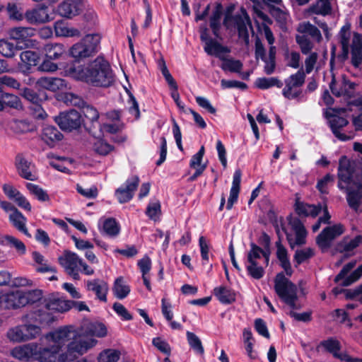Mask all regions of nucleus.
<instances>
[{
	"mask_svg": "<svg viewBox=\"0 0 362 362\" xmlns=\"http://www.w3.org/2000/svg\"><path fill=\"white\" fill-rule=\"evenodd\" d=\"M66 75L89 86L108 88L115 82V74L107 60L98 56L86 66L73 63L64 70Z\"/></svg>",
	"mask_w": 362,
	"mask_h": 362,
	"instance_id": "f257e3e1",
	"label": "nucleus"
},
{
	"mask_svg": "<svg viewBox=\"0 0 362 362\" xmlns=\"http://www.w3.org/2000/svg\"><path fill=\"white\" fill-rule=\"evenodd\" d=\"M274 290L280 299L292 309H299L296 305L298 288L296 284L286 278L283 272L278 273L274 279Z\"/></svg>",
	"mask_w": 362,
	"mask_h": 362,
	"instance_id": "f03ea898",
	"label": "nucleus"
},
{
	"mask_svg": "<svg viewBox=\"0 0 362 362\" xmlns=\"http://www.w3.org/2000/svg\"><path fill=\"white\" fill-rule=\"evenodd\" d=\"M96 344V340L86 338L81 333L77 332L76 337L68 344L67 350L60 354V362L73 361L78 356L84 354L88 349Z\"/></svg>",
	"mask_w": 362,
	"mask_h": 362,
	"instance_id": "7ed1b4c3",
	"label": "nucleus"
},
{
	"mask_svg": "<svg viewBox=\"0 0 362 362\" xmlns=\"http://www.w3.org/2000/svg\"><path fill=\"white\" fill-rule=\"evenodd\" d=\"M232 10V7L228 8L223 24L227 29L230 28L232 26L235 27L238 30L239 38L243 39L245 44H248L250 36L247 25L251 26L250 16L245 8H241L242 15L236 14L233 16L231 14Z\"/></svg>",
	"mask_w": 362,
	"mask_h": 362,
	"instance_id": "20e7f679",
	"label": "nucleus"
},
{
	"mask_svg": "<svg viewBox=\"0 0 362 362\" xmlns=\"http://www.w3.org/2000/svg\"><path fill=\"white\" fill-rule=\"evenodd\" d=\"M100 39L99 34L86 35L79 42L74 44L71 47V55L76 59L93 55L98 52L100 48Z\"/></svg>",
	"mask_w": 362,
	"mask_h": 362,
	"instance_id": "39448f33",
	"label": "nucleus"
},
{
	"mask_svg": "<svg viewBox=\"0 0 362 362\" xmlns=\"http://www.w3.org/2000/svg\"><path fill=\"white\" fill-rule=\"evenodd\" d=\"M305 80V73L303 69L298 70L296 74L291 75L285 79V87L282 90V95L288 100L298 99L302 95L301 87Z\"/></svg>",
	"mask_w": 362,
	"mask_h": 362,
	"instance_id": "423d86ee",
	"label": "nucleus"
},
{
	"mask_svg": "<svg viewBox=\"0 0 362 362\" xmlns=\"http://www.w3.org/2000/svg\"><path fill=\"white\" fill-rule=\"evenodd\" d=\"M250 250L247 253L246 269L248 275L255 279H260L264 275V269L259 266L257 259H260L263 249L254 243H250Z\"/></svg>",
	"mask_w": 362,
	"mask_h": 362,
	"instance_id": "0eeeda50",
	"label": "nucleus"
},
{
	"mask_svg": "<svg viewBox=\"0 0 362 362\" xmlns=\"http://www.w3.org/2000/svg\"><path fill=\"white\" fill-rule=\"evenodd\" d=\"M54 121L62 130L71 132L81 127L83 119L78 111L70 110L60 112L55 117Z\"/></svg>",
	"mask_w": 362,
	"mask_h": 362,
	"instance_id": "6e6552de",
	"label": "nucleus"
},
{
	"mask_svg": "<svg viewBox=\"0 0 362 362\" xmlns=\"http://www.w3.org/2000/svg\"><path fill=\"white\" fill-rule=\"evenodd\" d=\"M59 263L64 269L67 274L74 280H79V264H81V259L73 252L64 250L62 255L59 257Z\"/></svg>",
	"mask_w": 362,
	"mask_h": 362,
	"instance_id": "1a4fd4ad",
	"label": "nucleus"
},
{
	"mask_svg": "<svg viewBox=\"0 0 362 362\" xmlns=\"http://www.w3.org/2000/svg\"><path fill=\"white\" fill-rule=\"evenodd\" d=\"M76 333L73 326H65L49 332L46 335V339L52 341V345L59 347L60 351L66 342L72 341L76 337Z\"/></svg>",
	"mask_w": 362,
	"mask_h": 362,
	"instance_id": "9d476101",
	"label": "nucleus"
},
{
	"mask_svg": "<svg viewBox=\"0 0 362 362\" xmlns=\"http://www.w3.org/2000/svg\"><path fill=\"white\" fill-rule=\"evenodd\" d=\"M21 95L28 101L32 103L33 107V115L37 119H45L47 116L45 111L42 109L41 103L46 98V94L44 92L37 93L30 88H25L23 90Z\"/></svg>",
	"mask_w": 362,
	"mask_h": 362,
	"instance_id": "9b49d317",
	"label": "nucleus"
},
{
	"mask_svg": "<svg viewBox=\"0 0 362 362\" xmlns=\"http://www.w3.org/2000/svg\"><path fill=\"white\" fill-rule=\"evenodd\" d=\"M282 226V231L286 234L290 247L293 249L296 245H303L306 243L307 230L301 221L297 218L291 220L290 224L295 232L296 239L293 241L292 235L287 232L286 227Z\"/></svg>",
	"mask_w": 362,
	"mask_h": 362,
	"instance_id": "f8f14e48",
	"label": "nucleus"
},
{
	"mask_svg": "<svg viewBox=\"0 0 362 362\" xmlns=\"http://www.w3.org/2000/svg\"><path fill=\"white\" fill-rule=\"evenodd\" d=\"M40 308L31 310L22 316V321L26 323H38L41 325H48L54 321V316L47 310L44 305Z\"/></svg>",
	"mask_w": 362,
	"mask_h": 362,
	"instance_id": "ddd939ff",
	"label": "nucleus"
},
{
	"mask_svg": "<svg viewBox=\"0 0 362 362\" xmlns=\"http://www.w3.org/2000/svg\"><path fill=\"white\" fill-rule=\"evenodd\" d=\"M344 231L341 224H336L332 226L325 228L316 238V243L322 248H327L330 246L331 242L341 235Z\"/></svg>",
	"mask_w": 362,
	"mask_h": 362,
	"instance_id": "4468645a",
	"label": "nucleus"
},
{
	"mask_svg": "<svg viewBox=\"0 0 362 362\" xmlns=\"http://www.w3.org/2000/svg\"><path fill=\"white\" fill-rule=\"evenodd\" d=\"M139 177L134 175L127 179L123 186L116 189L115 196L119 203L129 202L133 198L134 192L139 186Z\"/></svg>",
	"mask_w": 362,
	"mask_h": 362,
	"instance_id": "2eb2a0df",
	"label": "nucleus"
},
{
	"mask_svg": "<svg viewBox=\"0 0 362 362\" xmlns=\"http://www.w3.org/2000/svg\"><path fill=\"white\" fill-rule=\"evenodd\" d=\"M200 39L204 42V51L208 55L212 56L215 52H230V49L209 37L208 28H200Z\"/></svg>",
	"mask_w": 362,
	"mask_h": 362,
	"instance_id": "dca6fc26",
	"label": "nucleus"
},
{
	"mask_svg": "<svg viewBox=\"0 0 362 362\" xmlns=\"http://www.w3.org/2000/svg\"><path fill=\"white\" fill-rule=\"evenodd\" d=\"M42 303L47 310L59 313L69 311L70 305L72 304L70 300H65L59 296L58 293H50L45 296Z\"/></svg>",
	"mask_w": 362,
	"mask_h": 362,
	"instance_id": "f3484780",
	"label": "nucleus"
},
{
	"mask_svg": "<svg viewBox=\"0 0 362 362\" xmlns=\"http://www.w3.org/2000/svg\"><path fill=\"white\" fill-rule=\"evenodd\" d=\"M24 18L32 25L45 23L51 21L48 13V7L44 4L37 5L35 8L27 10Z\"/></svg>",
	"mask_w": 362,
	"mask_h": 362,
	"instance_id": "a211bd4d",
	"label": "nucleus"
},
{
	"mask_svg": "<svg viewBox=\"0 0 362 362\" xmlns=\"http://www.w3.org/2000/svg\"><path fill=\"white\" fill-rule=\"evenodd\" d=\"M83 1L64 0L57 6V12L61 16L71 19L81 13L83 7Z\"/></svg>",
	"mask_w": 362,
	"mask_h": 362,
	"instance_id": "6ab92c4d",
	"label": "nucleus"
},
{
	"mask_svg": "<svg viewBox=\"0 0 362 362\" xmlns=\"http://www.w3.org/2000/svg\"><path fill=\"white\" fill-rule=\"evenodd\" d=\"M24 299L23 291H11L0 296V308L9 310L24 307Z\"/></svg>",
	"mask_w": 362,
	"mask_h": 362,
	"instance_id": "aec40b11",
	"label": "nucleus"
},
{
	"mask_svg": "<svg viewBox=\"0 0 362 362\" xmlns=\"http://www.w3.org/2000/svg\"><path fill=\"white\" fill-rule=\"evenodd\" d=\"M59 347L52 344L46 347H39L36 344L34 361L38 362H60Z\"/></svg>",
	"mask_w": 362,
	"mask_h": 362,
	"instance_id": "412c9836",
	"label": "nucleus"
},
{
	"mask_svg": "<svg viewBox=\"0 0 362 362\" xmlns=\"http://www.w3.org/2000/svg\"><path fill=\"white\" fill-rule=\"evenodd\" d=\"M15 166L18 175L23 179L35 181L37 180L35 174L33 173L34 165L28 161L22 153H18L15 158Z\"/></svg>",
	"mask_w": 362,
	"mask_h": 362,
	"instance_id": "4be33fe9",
	"label": "nucleus"
},
{
	"mask_svg": "<svg viewBox=\"0 0 362 362\" xmlns=\"http://www.w3.org/2000/svg\"><path fill=\"white\" fill-rule=\"evenodd\" d=\"M338 187L346 193V199L349 206L357 213L362 203V192L359 189V185H357V189H354L338 182Z\"/></svg>",
	"mask_w": 362,
	"mask_h": 362,
	"instance_id": "5701e85b",
	"label": "nucleus"
},
{
	"mask_svg": "<svg viewBox=\"0 0 362 362\" xmlns=\"http://www.w3.org/2000/svg\"><path fill=\"white\" fill-rule=\"evenodd\" d=\"M351 26L349 24L344 25L340 30L338 36L341 47V52L337 55V61L344 64L349 58V42L351 37Z\"/></svg>",
	"mask_w": 362,
	"mask_h": 362,
	"instance_id": "b1692460",
	"label": "nucleus"
},
{
	"mask_svg": "<svg viewBox=\"0 0 362 362\" xmlns=\"http://www.w3.org/2000/svg\"><path fill=\"white\" fill-rule=\"evenodd\" d=\"M356 86V84L349 81L345 75L342 76L341 87L340 88L336 87V78L334 76H332L329 83V88L332 94L337 97L344 95L351 98Z\"/></svg>",
	"mask_w": 362,
	"mask_h": 362,
	"instance_id": "393cba45",
	"label": "nucleus"
},
{
	"mask_svg": "<svg viewBox=\"0 0 362 362\" xmlns=\"http://www.w3.org/2000/svg\"><path fill=\"white\" fill-rule=\"evenodd\" d=\"M351 64L358 68L362 64V35L354 33L351 45Z\"/></svg>",
	"mask_w": 362,
	"mask_h": 362,
	"instance_id": "a878e982",
	"label": "nucleus"
},
{
	"mask_svg": "<svg viewBox=\"0 0 362 362\" xmlns=\"http://www.w3.org/2000/svg\"><path fill=\"white\" fill-rule=\"evenodd\" d=\"M42 52L52 60L62 59L67 55L64 45L61 43H47L42 47Z\"/></svg>",
	"mask_w": 362,
	"mask_h": 362,
	"instance_id": "bb28decb",
	"label": "nucleus"
},
{
	"mask_svg": "<svg viewBox=\"0 0 362 362\" xmlns=\"http://www.w3.org/2000/svg\"><path fill=\"white\" fill-rule=\"evenodd\" d=\"M81 334L83 336L103 337L107 334V328L101 322L86 321L81 326Z\"/></svg>",
	"mask_w": 362,
	"mask_h": 362,
	"instance_id": "cd10ccee",
	"label": "nucleus"
},
{
	"mask_svg": "<svg viewBox=\"0 0 362 362\" xmlns=\"http://www.w3.org/2000/svg\"><path fill=\"white\" fill-rule=\"evenodd\" d=\"M329 127L333 134L340 141H346L353 139L352 135H346V134L341 133L340 129L346 127L349 122L346 119L339 116H334L329 120Z\"/></svg>",
	"mask_w": 362,
	"mask_h": 362,
	"instance_id": "c85d7f7f",
	"label": "nucleus"
},
{
	"mask_svg": "<svg viewBox=\"0 0 362 362\" xmlns=\"http://www.w3.org/2000/svg\"><path fill=\"white\" fill-rule=\"evenodd\" d=\"M86 287L88 291H93L100 301H107L108 285L105 281L99 279L90 280L87 281Z\"/></svg>",
	"mask_w": 362,
	"mask_h": 362,
	"instance_id": "c756f323",
	"label": "nucleus"
},
{
	"mask_svg": "<svg viewBox=\"0 0 362 362\" xmlns=\"http://www.w3.org/2000/svg\"><path fill=\"white\" fill-rule=\"evenodd\" d=\"M354 170L346 156H341L339 161L338 178L339 182L349 184L352 180Z\"/></svg>",
	"mask_w": 362,
	"mask_h": 362,
	"instance_id": "7c9ffc66",
	"label": "nucleus"
},
{
	"mask_svg": "<svg viewBox=\"0 0 362 362\" xmlns=\"http://www.w3.org/2000/svg\"><path fill=\"white\" fill-rule=\"evenodd\" d=\"M37 84L40 87L52 92L63 90L66 87V81L64 79L54 77H40L37 80Z\"/></svg>",
	"mask_w": 362,
	"mask_h": 362,
	"instance_id": "2f4dec72",
	"label": "nucleus"
},
{
	"mask_svg": "<svg viewBox=\"0 0 362 362\" xmlns=\"http://www.w3.org/2000/svg\"><path fill=\"white\" fill-rule=\"evenodd\" d=\"M225 52H215L213 55L218 58L222 61L221 68L224 71H230L233 73H240L243 69V64L238 59H234L233 58H227L222 54Z\"/></svg>",
	"mask_w": 362,
	"mask_h": 362,
	"instance_id": "473e14b6",
	"label": "nucleus"
},
{
	"mask_svg": "<svg viewBox=\"0 0 362 362\" xmlns=\"http://www.w3.org/2000/svg\"><path fill=\"white\" fill-rule=\"evenodd\" d=\"M35 348V343L28 344L23 346L15 347L11 351V355L14 358L21 361H34V352Z\"/></svg>",
	"mask_w": 362,
	"mask_h": 362,
	"instance_id": "72a5a7b5",
	"label": "nucleus"
},
{
	"mask_svg": "<svg viewBox=\"0 0 362 362\" xmlns=\"http://www.w3.org/2000/svg\"><path fill=\"white\" fill-rule=\"evenodd\" d=\"M83 114L85 119L82 123L86 129L91 132V127H95V124H99V112L96 108L90 105H83L82 107Z\"/></svg>",
	"mask_w": 362,
	"mask_h": 362,
	"instance_id": "f704fd0d",
	"label": "nucleus"
},
{
	"mask_svg": "<svg viewBox=\"0 0 362 362\" xmlns=\"http://www.w3.org/2000/svg\"><path fill=\"white\" fill-rule=\"evenodd\" d=\"M41 137L49 147H54L63 139V134L57 127L47 126L43 128Z\"/></svg>",
	"mask_w": 362,
	"mask_h": 362,
	"instance_id": "c9c22d12",
	"label": "nucleus"
},
{
	"mask_svg": "<svg viewBox=\"0 0 362 362\" xmlns=\"http://www.w3.org/2000/svg\"><path fill=\"white\" fill-rule=\"evenodd\" d=\"M276 257L280 262L281 267L284 269L286 275L291 276L293 274L291 262L288 257V252L286 247L281 244V240L276 242Z\"/></svg>",
	"mask_w": 362,
	"mask_h": 362,
	"instance_id": "e433bc0d",
	"label": "nucleus"
},
{
	"mask_svg": "<svg viewBox=\"0 0 362 362\" xmlns=\"http://www.w3.org/2000/svg\"><path fill=\"white\" fill-rule=\"evenodd\" d=\"M8 220L16 230L28 237L31 236L26 227L27 218L18 209L9 214Z\"/></svg>",
	"mask_w": 362,
	"mask_h": 362,
	"instance_id": "4c0bfd02",
	"label": "nucleus"
},
{
	"mask_svg": "<svg viewBox=\"0 0 362 362\" xmlns=\"http://www.w3.org/2000/svg\"><path fill=\"white\" fill-rule=\"evenodd\" d=\"M295 210L300 216H311L315 218L320 213L322 206L320 204H309L297 201L295 204Z\"/></svg>",
	"mask_w": 362,
	"mask_h": 362,
	"instance_id": "58836bf2",
	"label": "nucleus"
},
{
	"mask_svg": "<svg viewBox=\"0 0 362 362\" xmlns=\"http://www.w3.org/2000/svg\"><path fill=\"white\" fill-rule=\"evenodd\" d=\"M213 293L222 304H231L236 300L235 292L225 286L214 288Z\"/></svg>",
	"mask_w": 362,
	"mask_h": 362,
	"instance_id": "ea45409f",
	"label": "nucleus"
},
{
	"mask_svg": "<svg viewBox=\"0 0 362 362\" xmlns=\"http://www.w3.org/2000/svg\"><path fill=\"white\" fill-rule=\"evenodd\" d=\"M35 30L30 27H15L8 31L10 38L18 42L27 40L35 35Z\"/></svg>",
	"mask_w": 362,
	"mask_h": 362,
	"instance_id": "a19ab883",
	"label": "nucleus"
},
{
	"mask_svg": "<svg viewBox=\"0 0 362 362\" xmlns=\"http://www.w3.org/2000/svg\"><path fill=\"white\" fill-rule=\"evenodd\" d=\"M222 9L223 8L221 4H218L209 19L210 28H211L212 33L218 39H221L220 29Z\"/></svg>",
	"mask_w": 362,
	"mask_h": 362,
	"instance_id": "79ce46f5",
	"label": "nucleus"
},
{
	"mask_svg": "<svg viewBox=\"0 0 362 362\" xmlns=\"http://www.w3.org/2000/svg\"><path fill=\"white\" fill-rule=\"evenodd\" d=\"M361 243H362V236L356 235L353 239L344 238L340 243L337 244V250L339 252H351L356 248Z\"/></svg>",
	"mask_w": 362,
	"mask_h": 362,
	"instance_id": "37998d69",
	"label": "nucleus"
},
{
	"mask_svg": "<svg viewBox=\"0 0 362 362\" xmlns=\"http://www.w3.org/2000/svg\"><path fill=\"white\" fill-rule=\"evenodd\" d=\"M24 296V306L26 305L37 304V307L43 305L42 302L44 300L42 291L40 289L30 290L28 291H23Z\"/></svg>",
	"mask_w": 362,
	"mask_h": 362,
	"instance_id": "c03bdc74",
	"label": "nucleus"
},
{
	"mask_svg": "<svg viewBox=\"0 0 362 362\" xmlns=\"http://www.w3.org/2000/svg\"><path fill=\"white\" fill-rule=\"evenodd\" d=\"M2 243L10 247H13L20 255H23L26 252L25 245L19 239L9 235H6L2 238Z\"/></svg>",
	"mask_w": 362,
	"mask_h": 362,
	"instance_id": "a18cd8bd",
	"label": "nucleus"
},
{
	"mask_svg": "<svg viewBox=\"0 0 362 362\" xmlns=\"http://www.w3.org/2000/svg\"><path fill=\"white\" fill-rule=\"evenodd\" d=\"M18 51V47L7 39L0 40V54L6 58H13Z\"/></svg>",
	"mask_w": 362,
	"mask_h": 362,
	"instance_id": "49530a36",
	"label": "nucleus"
},
{
	"mask_svg": "<svg viewBox=\"0 0 362 362\" xmlns=\"http://www.w3.org/2000/svg\"><path fill=\"white\" fill-rule=\"evenodd\" d=\"M55 32L57 35L63 37H80L81 32L75 28L65 25L62 22L55 23Z\"/></svg>",
	"mask_w": 362,
	"mask_h": 362,
	"instance_id": "de8ad7c7",
	"label": "nucleus"
},
{
	"mask_svg": "<svg viewBox=\"0 0 362 362\" xmlns=\"http://www.w3.org/2000/svg\"><path fill=\"white\" fill-rule=\"evenodd\" d=\"M113 291L117 298L123 299L129 293L130 288L125 284L123 277L119 276L115 281Z\"/></svg>",
	"mask_w": 362,
	"mask_h": 362,
	"instance_id": "09e8293b",
	"label": "nucleus"
},
{
	"mask_svg": "<svg viewBox=\"0 0 362 362\" xmlns=\"http://www.w3.org/2000/svg\"><path fill=\"white\" fill-rule=\"evenodd\" d=\"M298 31L301 33H307L310 35L317 42H320L322 39L320 30L309 22L300 24Z\"/></svg>",
	"mask_w": 362,
	"mask_h": 362,
	"instance_id": "8fccbe9b",
	"label": "nucleus"
},
{
	"mask_svg": "<svg viewBox=\"0 0 362 362\" xmlns=\"http://www.w3.org/2000/svg\"><path fill=\"white\" fill-rule=\"evenodd\" d=\"M256 86L262 90L267 89L273 86L281 88L284 85L283 82L276 77L272 78H259L255 82Z\"/></svg>",
	"mask_w": 362,
	"mask_h": 362,
	"instance_id": "3c124183",
	"label": "nucleus"
},
{
	"mask_svg": "<svg viewBox=\"0 0 362 362\" xmlns=\"http://www.w3.org/2000/svg\"><path fill=\"white\" fill-rule=\"evenodd\" d=\"M315 255V251L310 247L297 250L293 256V261L296 262V267L308 261Z\"/></svg>",
	"mask_w": 362,
	"mask_h": 362,
	"instance_id": "603ef678",
	"label": "nucleus"
},
{
	"mask_svg": "<svg viewBox=\"0 0 362 362\" xmlns=\"http://www.w3.org/2000/svg\"><path fill=\"white\" fill-rule=\"evenodd\" d=\"M1 102L3 107L5 105L16 110L22 108V103L20 98L17 95L13 94H2Z\"/></svg>",
	"mask_w": 362,
	"mask_h": 362,
	"instance_id": "864d4df0",
	"label": "nucleus"
},
{
	"mask_svg": "<svg viewBox=\"0 0 362 362\" xmlns=\"http://www.w3.org/2000/svg\"><path fill=\"white\" fill-rule=\"evenodd\" d=\"M21 325L25 335V341L37 338L41 333V329L39 326L32 323H26Z\"/></svg>",
	"mask_w": 362,
	"mask_h": 362,
	"instance_id": "5fc2aeb1",
	"label": "nucleus"
},
{
	"mask_svg": "<svg viewBox=\"0 0 362 362\" xmlns=\"http://www.w3.org/2000/svg\"><path fill=\"white\" fill-rule=\"evenodd\" d=\"M103 230L107 235L115 237L119 233L120 227L115 218H109L103 223Z\"/></svg>",
	"mask_w": 362,
	"mask_h": 362,
	"instance_id": "6e6d98bb",
	"label": "nucleus"
},
{
	"mask_svg": "<svg viewBox=\"0 0 362 362\" xmlns=\"http://www.w3.org/2000/svg\"><path fill=\"white\" fill-rule=\"evenodd\" d=\"M12 129L17 134H25L33 131L34 126L27 120H15L11 125Z\"/></svg>",
	"mask_w": 362,
	"mask_h": 362,
	"instance_id": "4d7b16f0",
	"label": "nucleus"
},
{
	"mask_svg": "<svg viewBox=\"0 0 362 362\" xmlns=\"http://www.w3.org/2000/svg\"><path fill=\"white\" fill-rule=\"evenodd\" d=\"M26 187L29 190V192L35 195L37 199L40 202H46L49 200V197L46 191H45L40 186L33 184V183H27Z\"/></svg>",
	"mask_w": 362,
	"mask_h": 362,
	"instance_id": "13d9d810",
	"label": "nucleus"
},
{
	"mask_svg": "<svg viewBox=\"0 0 362 362\" xmlns=\"http://www.w3.org/2000/svg\"><path fill=\"white\" fill-rule=\"evenodd\" d=\"M187 338L190 347L199 354H204V348L200 339L193 332H187Z\"/></svg>",
	"mask_w": 362,
	"mask_h": 362,
	"instance_id": "bf43d9fd",
	"label": "nucleus"
},
{
	"mask_svg": "<svg viewBox=\"0 0 362 362\" xmlns=\"http://www.w3.org/2000/svg\"><path fill=\"white\" fill-rule=\"evenodd\" d=\"M20 58L21 61L28 66H35L39 59L37 54L30 50L22 52Z\"/></svg>",
	"mask_w": 362,
	"mask_h": 362,
	"instance_id": "052dcab7",
	"label": "nucleus"
},
{
	"mask_svg": "<svg viewBox=\"0 0 362 362\" xmlns=\"http://www.w3.org/2000/svg\"><path fill=\"white\" fill-rule=\"evenodd\" d=\"M296 41L299 45L301 52L304 54L310 53L313 48V44L307 35H296Z\"/></svg>",
	"mask_w": 362,
	"mask_h": 362,
	"instance_id": "680f3d73",
	"label": "nucleus"
},
{
	"mask_svg": "<svg viewBox=\"0 0 362 362\" xmlns=\"http://www.w3.org/2000/svg\"><path fill=\"white\" fill-rule=\"evenodd\" d=\"M21 325L11 328L7 332V337L13 342L25 341V335L23 334Z\"/></svg>",
	"mask_w": 362,
	"mask_h": 362,
	"instance_id": "e2e57ef3",
	"label": "nucleus"
},
{
	"mask_svg": "<svg viewBox=\"0 0 362 362\" xmlns=\"http://www.w3.org/2000/svg\"><path fill=\"white\" fill-rule=\"evenodd\" d=\"M119 352L116 350L107 349L100 354L99 362H117L119 358Z\"/></svg>",
	"mask_w": 362,
	"mask_h": 362,
	"instance_id": "0e129e2a",
	"label": "nucleus"
},
{
	"mask_svg": "<svg viewBox=\"0 0 362 362\" xmlns=\"http://www.w3.org/2000/svg\"><path fill=\"white\" fill-rule=\"evenodd\" d=\"M312 9L315 13L325 16L331 12L332 7L329 0H317V4Z\"/></svg>",
	"mask_w": 362,
	"mask_h": 362,
	"instance_id": "69168bd1",
	"label": "nucleus"
},
{
	"mask_svg": "<svg viewBox=\"0 0 362 362\" xmlns=\"http://www.w3.org/2000/svg\"><path fill=\"white\" fill-rule=\"evenodd\" d=\"M321 345L327 352L332 354L333 356H334V354H336L341 349L339 341L332 338L322 341L321 342Z\"/></svg>",
	"mask_w": 362,
	"mask_h": 362,
	"instance_id": "338daca9",
	"label": "nucleus"
},
{
	"mask_svg": "<svg viewBox=\"0 0 362 362\" xmlns=\"http://www.w3.org/2000/svg\"><path fill=\"white\" fill-rule=\"evenodd\" d=\"M4 86L13 89H19L21 87V83L11 76L4 75L0 76V91L2 90Z\"/></svg>",
	"mask_w": 362,
	"mask_h": 362,
	"instance_id": "774afa93",
	"label": "nucleus"
}]
</instances>
